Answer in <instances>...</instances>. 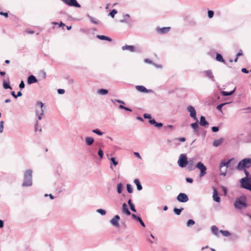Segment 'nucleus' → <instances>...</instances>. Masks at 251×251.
<instances>
[{
  "label": "nucleus",
  "instance_id": "c9c22d12",
  "mask_svg": "<svg viewBox=\"0 0 251 251\" xmlns=\"http://www.w3.org/2000/svg\"><path fill=\"white\" fill-rule=\"evenodd\" d=\"M3 87L5 89H12V87L10 86L9 83L5 81H3Z\"/></svg>",
  "mask_w": 251,
  "mask_h": 251
},
{
  "label": "nucleus",
  "instance_id": "393cba45",
  "mask_svg": "<svg viewBox=\"0 0 251 251\" xmlns=\"http://www.w3.org/2000/svg\"><path fill=\"white\" fill-rule=\"evenodd\" d=\"M94 142L93 138L90 137H86L85 138V143L87 146H91Z\"/></svg>",
  "mask_w": 251,
  "mask_h": 251
},
{
  "label": "nucleus",
  "instance_id": "4be33fe9",
  "mask_svg": "<svg viewBox=\"0 0 251 251\" xmlns=\"http://www.w3.org/2000/svg\"><path fill=\"white\" fill-rule=\"evenodd\" d=\"M208 123L206 121L205 117L203 116H201L200 117V125L201 126H205L208 125Z\"/></svg>",
  "mask_w": 251,
  "mask_h": 251
},
{
  "label": "nucleus",
  "instance_id": "3c124183",
  "mask_svg": "<svg viewBox=\"0 0 251 251\" xmlns=\"http://www.w3.org/2000/svg\"><path fill=\"white\" fill-rule=\"evenodd\" d=\"M214 12L212 10L208 11V16L209 18H211L213 17Z\"/></svg>",
  "mask_w": 251,
  "mask_h": 251
},
{
  "label": "nucleus",
  "instance_id": "f8f14e48",
  "mask_svg": "<svg viewBox=\"0 0 251 251\" xmlns=\"http://www.w3.org/2000/svg\"><path fill=\"white\" fill-rule=\"evenodd\" d=\"M111 101L113 103H115V102H117L118 103H120L121 104L119 106V108L120 109H125L126 111H129V112L132 111V110L131 109L123 106V104L124 105L125 104V102L124 101H122V100H111Z\"/></svg>",
  "mask_w": 251,
  "mask_h": 251
},
{
  "label": "nucleus",
  "instance_id": "a878e982",
  "mask_svg": "<svg viewBox=\"0 0 251 251\" xmlns=\"http://www.w3.org/2000/svg\"><path fill=\"white\" fill-rule=\"evenodd\" d=\"M96 37H97V38H98V39H99L100 40H107V41H108L109 42L112 41V39L111 38H110V37H109L108 36H104V35H97Z\"/></svg>",
  "mask_w": 251,
  "mask_h": 251
},
{
  "label": "nucleus",
  "instance_id": "338daca9",
  "mask_svg": "<svg viewBox=\"0 0 251 251\" xmlns=\"http://www.w3.org/2000/svg\"><path fill=\"white\" fill-rule=\"evenodd\" d=\"M144 61H145L146 63H149V64H153V63L152 62V61H151V60H150V59H148V58L145 59L144 60Z\"/></svg>",
  "mask_w": 251,
  "mask_h": 251
},
{
  "label": "nucleus",
  "instance_id": "cd10ccee",
  "mask_svg": "<svg viewBox=\"0 0 251 251\" xmlns=\"http://www.w3.org/2000/svg\"><path fill=\"white\" fill-rule=\"evenodd\" d=\"M134 183L135 184V185L137 186V189L138 191H140L142 189V186L141 184V183L139 179H135L134 180Z\"/></svg>",
  "mask_w": 251,
  "mask_h": 251
},
{
  "label": "nucleus",
  "instance_id": "72a5a7b5",
  "mask_svg": "<svg viewBox=\"0 0 251 251\" xmlns=\"http://www.w3.org/2000/svg\"><path fill=\"white\" fill-rule=\"evenodd\" d=\"M130 17L128 14H126L124 16V19L120 20V22L121 23H127V19Z\"/></svg>",
  "mask_w": 251,
  "mask_h": 251
},
{
  "label": "nucleus",
  "instance_id": "774afa93",
  "mask_svg": "<svg viewBox=\"0 0 251 251\" xmlns=\"http://www.w3.org/2000/svg\"><path fill=\"white\" fill-rule=\"evenodd\" d=\"M186 181L187 182H188V183H192V182H193V179H192V178H191L187 177V178H186Z\"/></svg>",
  "mask_w": 251,
  "mask_h": 251
},
{
  "label": "nucleus",
  "instance_id": "6ab92c4d",
  "mask_svg": "<svg viewBox=\"0 0 251 251\" xmlns=\"http://www.w3.org/2000/svg\"><path fill=\"white\" fill-rule=\"evenodd\" d=\"M170 29V27H164L162 28H157V31L160 34H164L168 32Z\"/></svg>",
  "mask_w": 251,
  "mask_h": 251
},
{
  "label": "nucleus",
  "instance_id": "dca6fc26",
  "mask_svg": "<svg viewBox=\"0 0 251 251\" xmlns=\"http://www.w3.org/2000/svg\"><path fill=\"white\" fill-rule=\"evenodd\" d=\"M122 210V212L123 213H124L127 215H131V213L129 211L128 208L127 207V205L126 203H124L123 204Z\"/></svg>",
  "mask_w": 251,
  "mask_h": 251
},
{
  "label": "nucleus",
  "instance_id": "e2e57ef3",
  "mask_svg": "<svg viewBox=\"0 0 251 251\" xmlns=\"http://www.w3.org/2000/svg\"><path fill=\"white\" fill-rule=\"evenodd\" d=\"M0 15L4 16L6 18H7L8 16V14L7 12H0Z\"/></svg>",
  "mask_w": 251,
  "mask_h": 251
},
{
  "label": "nucleus",
  "instance_id": "69168bd1",
  "mask_svg": "<svg viewBox=\"0 0 251 251\" xmlns=\"http://www.w3.org/2000/svg\"><path fill=\"white\" fill-rule=\"evenodd\" d=\"M131 210L133 212H135L136 211L134 204L129 206Z\"/></svg>",
  "mask_w": 251,
  "mask_h": 251
},
{
  "label": "nucleus",
  "instance_id": "20e7f679",
  "mask_svg": "<svg viewBox=\"0 0 251 251\" xmlns=\"http://www.w3.org/2000/svg\"><path fill=\"white\" fill-rule=\"evenodd\" d=\"M231 159L228 160L227 161H222L219 165L220 175L225 176L227 173V169L228 167L229 164L231 161Z\"/></svg>",
  "mask_w": 251,
  "mask_h": 251
},
{
  "label": "nucleus",
  "instance_id": "e433bc0d",
  "mask_svg": "<svg viewBox=\"0 0 251 251\" xmlns=\"http://www.w3.org/2000/svg\"><path fill=\"white\" fill-rule=\"evenodd\" d=\"M219 232L221 233L223 236L226 237H228L230 236L231 234L229 232L226 230H220Z\"/></svg>",
  "mask_w": 251,
  "mask_h": 251
},
{
  "label": "nucleus",
  "instance_id": "1a4fd4ad",
  "mask_svg": "<svg viewBox=\"0 0 251 251\" xmlns=\"http://www.w3.org/2000/svg\"><path fill=\"white\" fill-rule=\"evenodd\" d=\"M187 111L190 113V116L195 121H198V119L196 117V112L194 107L191 105L188 106L187 108Z\"/></svg>",
  "mask_w": 251,
  "mask_h": 251
},
{
  "label": "nucleus",
  "instance_id": "5fc2aeb1",
  "mask_svg": "<svg viewBox=\"0 0 251 251\" xmlns=\"http://www.w3.org/2000/svg\"><path fill=\"white\" fill-rule=\"evenodd\" d=\"M244 172L245 173V174L246 175V176L245 177H247V178H251V177H249V172L246 170V169H243Z\"/></svg>",
  "mask_w": 251,
  "mask_h": 251
},
{
  "label": "nucleus",
  "instance_id": "ddd939ff",
  "mask_svg": "<svg viewBox=\"0 0 251 251\" xmlns=\"http://www.w3.org/2000/svg\"><path fill=\"white\" fill-rule=\"evenodd\" d=\"M120 216L118 215H115L111 220L110 223L116 227H119L120 225L119 221L120 220Z\"/></svg>",
  "mask_w": 251,
  "mask_h": 251
},
{
  "label": "nucleus",
  "instance_id": "c756f323",
  "mask_svg": "<svg viewBox=\"0 0 251 251\" xmlns=\"http://www.w3.org/2000/svg\"><path fill=\"white\" fill-rule=\"evenodd\" d=\"M235 89H234L233 90H232V91H230V92H226V91H222V92H221V95H222V96H230V95H232L234 93V91H235Z\"/></svg>",
  "mask_w": 251,
  "mask_h": 251
},
{
  "label": "nucleus",
  "instance_id": "de8ad7c7",
  "mask_svg": "<svg viewBox=\"0 0 251 251\" xmlns=\"http://www.w3.org/2000/svg\"><path fill=\"white\" fill-rule=\"evenodd\" d=\"M117 13V11L116 9L112 10L109 13V15L112 17L114 18L115 14Z\"/></svg>",
  "mask_w": 251,
  "mask_h": 251
},
{
  "label": "nucleus",
  "instance_id": "680f3d73",
  "mask_svg": "<svg viewBox=\"0 0 251 251\" xmlns=\"http://www.w3.org/2000/svg\"><path fill=\"white\" fill-rule=\"evenodd\" d=\"M57 92L59 94H63L65 93V90L62 89H59L57 90Z\"/></svg>",
  "mask_w": 251,
  "mask_h": 251
},
{
  "label": "nucleus",
  "instance_id": "6e6552de",
  "mask_svg": "<svg viewBox=\"0 0 251 251\" xmlns=\"http://www.w3.org/2000/svg\"><path fill=\"white\" fill-rule=\"evenodd\" d=\"M196 168L200 170L201 172L200 174V176L202 177L205 175L206 173V167L201 162H199L196 166Z\"/></svg>",
  "mask_w": 251,
  "mask_h": 251
},
{
  "label": "nucleus",
  "instance_id": "f704fd0d",
  "mask_svg": "<svg viewBox=\"0 0 251 251\" xmlns=\"http://www.w3.org/2000/svg\"><path fill=\"white\" fill-rule=\"evenodd\" d=\"M98 93L100 95H104L108 93V91L106 89H100L98 90Z\"/></svg>",
  "mask_w": 251,
  "mask_h": 251
},
{
  "label": "nucleus",
  "instance_id": "2eb2a0df",
  "mask_svg": "<svg viewBox=\"0 0 251 251\" xmlns=\"http://www.w3.org/2000/svg\"><path fill=\"white\" fill-rule=\"evenodd\" d=\"M135 88L137 90L143 93H149L151 91V90H148L144 86L142 85H136Z\"/></svg>",
  "mask_w": 251,
  "mask_h": 251
},
{
  "label": "nucleus",
  "instance_id": "0e129e2a",
  "mask_svg": "<svg viewBox=\"0 0 251 251\" xmlns=\"http://www.w3.org/2000/svg\"><path fill=\"white\" fill-rule=\"evenodd\" d=\"M154 126L157 127H161L163 126V124L161 123H158L156 122V124H155Z\"/></svg>",
  "mask_w": 251,
  "mask_h": 251
},
{
  "label": "nucleus",
  "instance_id": "603ef678",
  "mask_svg": "<svg viewBox=\"0 0 251 251\" xmlns=\"http://www.w3.org/2000/svg\"><path fill=\"white\" fill-rule=\"evenodd\" d=\"M3 121H1L0 122V133L3 132Z\"/></svg>",
  "mask_w": 251,
  "mask_h": 251
},
{
  "label": "nucleus",
  "instance_id": "a18cd8bd",
  "mask_svg": "<svg viewBox=\"0 0 251 251\" xmlns=\"http://www.w3.org/2000/svg\"><path fill=\"white\" fill-rule=\"evenodd\" d=\"M92 132L100 136L103 134V132H101L99 129H93Z\"/></svg>",
  "mask_w": 251,
  "mask_h": 251
},
{
  "label": "nucleus",
  "instance_id": "2f4dec72",
  "mask_svg": "<svg viewBox=\"0 0 251 251\" xmlns=\"http://www.w3.org/2000/svg\"><path fill=\"white\" fill-rule=\"evenodd\" d=\"M123 189V185L121 183H118L117 186V191L118 194H121Z\"/></svg>",
  "mask_w": 251,
  "mask_h": 251
},
{
  "label": "nucleus",
  "instance_id": "5701e85b",
  "mask_svg": "<svg viewBox=\"0 0 251 251\" xmlns=\"http://www.w3.org/2000/svg\"><path fill=\"white\" fill-rule=\"evenodd\" d=\"M224 139L223 138H221L218 140H215L213 143V145L215 147H218L221 145Z\"/></svg>",
  "mask_w": 251,
  "mask_h": 251
},
{
  "label": "nucleus",
  "instance_id": "052dcab7",
  "mask_svg": "<svg viewBox=\"0 0 251 251\" xmlns=\"http://www.w3.org/2000/svg\"><path fill=\"white\" fill-rule=\"evenodd\" d=\"M149 123L151 124V125H153L155 126V124H156V122L155 121L154 119H151L149 121Z\"/></svg>",
  "mask_w": 251,
  "mask_h": 251
},
{
  "label": "nucleus",
  "instance_id": "9d476101",
  "mask_svg": "<svg viewBox=\"0 0 251 251\" xmlns=\"http://www.w3.org/2000/svg\"><path fill=\"white\" fill-rule=\"evenodd\" d=\"M176 200L181 202H186L188 201L189 198L186 194L181 193L177 196Z\"/></svg>",
  "mask_w": 251,
  "mask_h": 251
},
{
  "label": "nucleus",
  "instance_id": "f3484780",
  "mask_svg": "<svg viewBox=\"0 0 251 251\" xmlns=\"http://www.w3.org/2000/svg\"><path fill=\"white\" fill-rule=\"evenodd\" d=\"M187 168L189 171H191L196 168L194 166V162L192 159H190L188 161Z\"/></svg>",
  "mask_w": 251,
  "mask_h": 251
},
{
  "label": "nucleus",
  "instance_id": "8fccbe9b",
  "mask_svg": "<svg viewBox=\"0 0 251 251\" xmlns=\"http://www.w3.org/2000/svg\"><path fill=\"white\" fill-rule=\"evenodd\" d=\"M98 155L100 158H102L103 156V151L102 150L99 149L98 151Z\"/></svg>",
  "mask_w": 251,
  "mask_h": 251
},
{
  "label": "nucleus",
  "instance_id": "9b49d317",
  "mask_svg": "<svg viewBox=\"0 0 251 251\" xmlns=\"http://www.w3.org/2000/svg\"><path fill=\"white\" fill-rule=\"evenodd\" d=\"M201 74L205 77H208L211 80L214 81V76L211 70H208L201 72Z\"/></svg>",
  "mask_w": 251,
  "mask_h": 251
},
{
  "label": "nucleus",
  "instance_id": "423d86ee",
  "mask_svg": "<svg viewBox=\"0 0 251 251\" xmlns=\"http://www.w3.org/2000/svg\"><path fill=\"white\" fill-rule=\"evenodd\" d=\"M188 161L186 155L182 153L179 155L177 164L180 167L184 168L187 166Z\"/></svg>",
  "mask_w": 251,
  "mask_h": 251
},
{
  "label": "nucleus",
  "instance_id": "f257e3e1",
  "mask_svg": "<svg viewBox=\"0 0 251 251\" xmlns=\"http://www.w3.org/2000/svg\"><path fill=\"white\" fill-rule=\"evenodd\" d=\"M234 207L238 210H242L248 206L247 198L245 195L242 196L236 199L234 202Z\"/></svg>",
  "mask_w": 251,
  "mask_h": 251
},
{
  "label": "nucleus",
  "instance_id": "864d4df0",
  "mask_svg": "<svg viewBox=\"0 0 251 251\" xmlns=\"http://www.w3.org/2000/svg\"><path fill=\"white\" fill-rule=\"evenodd\" d=\"M37 130H39V131H41L42 129L41 127L38 128V122H36V123L35 125V131H37Z\"/></svg>",
  "mask_w": 251,
  "mask_h": 251
},
{
  "label": "nucleus",
  "instance_id": "4d7b16f0",
  "mask_svg": "<svg viewBox=\"0 0 251 251\" xmlns=\"http://www.w3.org/2000/svg\"><path fill=\"white\" fill-rule=\"evenodd\" d=\"M25 86V83H24V82L22 80L21 81V82H20V84H19V88H20V89H23V88H24Z\"/></svg>",
  "mask_w": 251,
  "mask_h": 251
},
{
  "label": "nucleus",
  "instance_id": "09e8293b",
  "mask_svg": "<svg viewBox=\"0 0 251 251\" xmlns=\"http://www.w3.org/2000/svg\"><path fill=\"white\" fill-rule=\"evenodd\" d=\"M40 74L42 76L43 78H46V73L45 71L44 70H41L40 72Z\"/></svg>",
  "mask_w": 251,
  "mask_h": 251
},
{
  "label": "nucleus",
  "instance_id": "13d9d810",
  "mask_svg": "<svg viewBox=\"0 0 251 251\" xmlns=\"http://www.w3.org/2000/svg\"><path fill=\"white\" fill-rule=\"evenodd\" d=\"M143 116H144V117L145 119H149V120H151V115L148 114H146H146H144L143 115Z\"/></svg>",
  "mask_w": 251,
  "mask_h": 251
},
{
  "label": "nucleus",
  "instance_id": "bf43d9fd",
  "mask_svg": "<svg viewBox=\"0 0 251 251\" xmlns=\"http://www.w3.org/2000/svg\"><path fill=\"white\" fill-rule=\"evenodd\" d=\"M176 140H177L180 142H184L185 141L186 139L184 137H180V138H176Z\"/></svg>",
  "mask_w": 251,
  "mask_h": 251
},
{
  "label": "nucleus",
  "instance_id": "bb28decb",
  "mask_svg": "<svg viewBox=\"0 0 251 251\" xmlns=\"http://www.w3.org/2000/svg\"><path fill=\"white\" fill-rule=\"evenodd\" d=\"M213 198L216 202H220V198L218 196V193L215 189H214Z\"/></svg>",
  "mask_w": 251,
  "mask_h": 251
},
{
  "label": "nucleus",
  "instance_id": "39448f33",
  "mask_svg": "<svg viewBox=\"0 0 251 251\" xmlns=\"http://www.w3.org/2000/svg\"><path fill=\"white\" fill-rule=\"evenodd\" d=\"M240 182L243 188L251 191V178L243 177L240 179Z\"/></svg>",
  "mask_w": 251,
  "mask_h": 251
},
{
  "label": "nucleus",
  "instance_id": "6e6d98bb",
  "mask_svg": "<svg viewBox=\"0 0 251 251\" xmlns=\"http://www.w3.org/2000/svg\"><path fill=\"white\" fill-rule=\"evenodd\" d=\"M211 130L214 132H216L219 131V128L218 126H212L211 127Z\"/></svg>",
  "mask_w": 251,
  "mask_h": 251
},
{
  "label": "nucleus",
  "instance_id": "7ed1b4c3",
  "mask_svg": "<svg viewBox=\"0 0 251 251\" xmlns=\"http://www.w3.org/2000/svg\"><path fill=\"white\" fill-rule=\"evenodd\" d=\"M251 166V158H245L238 163L236 168L238 170L241 171L246 168H249Z\"/></svg>",
  "mask_w": 251,
  "mask_h": 251
},
{
  "label": "nucleus",
  "instance_id": "7c9ffc66",
  "mask_svg": "<svg viewBox=\"0 0 251 251\" xmlns=\"http://www.w3.org/2000/svg\"><path fill=\"white\" fill-rule=\"evenodd\" d=\"M211 231L215 235H217L218 234V227L215 226H212L211 227Z\"/></svg>",
  "mask_w": 251,
  "mask_h": 251
},
{
  "label": "nucleus",
  "instance_id": "4c0bfd02",
  "mask_svg": "<svg viewBox=\"0 0 251 251\" xmlns=\"http://www.w3.org/2000/svg\"><path fill=\"white\" fill-rule=\"evenodd\" d=\"M183 210V208H175L174 209V212H175V213L177 215H179L180 214L181 211Z\"/></svg>",
  "mask_w": 251,
  "mask_h": 251
},
{
  "label": "nucleus",
  "instance_id": "c03bdc74",
  "mask_svg": "<svg viewBox=\"0 0 251 251\" xmlns=\"http://www.w3.org/2000/svg\"><path fill=\"white\" fill-rule=\"evenodd\" d=\"M228 102H225V103H221L219 105H218L217 106V109L220 111H222V107L226 104H228Z\"/></svg>",
  "mask_w": 251,
  "mask_h": 251
},
{
  "label": "nucleus",
  "instance_id": "37998d69",
  "mask_svg": "<svg viewBox=\"0 0 251 251\" xmlns=\"http://www.w3.org/2000/svg\"><path fill=\"white\" fill-rule=\"evenodd\" d=\"M195 224V221L192 219L189 220L187 222V226H193Z\"/></svg>",
  "mask_w": 251,
  "mask_h": 251
},
{
  "label": "nucleus",
  "instance_id": "49530a36",
  "mask_svg": "<svg viewBox=\"0 0 251 251\" xmlns=\"http://www.w3.org/2000/svg\"><path fill=\"white\" fill-rule=\"evenodd\" d=\"M97 212L101 215H104L106 214L105 210L102 209H98L97 210Z\"/></svg>",
  "mask_w": 251,
  "mask_h": 251
},
{
  "label": "nucleus",
  "instance_id": "a19ab883",
  "mask_svg": "<svg viewBox=\"0 0 251 251\" xmlns=\"http://www.w3.org/2000/svg\"><path fill=\"white\" fill-rule=\"evenodd\" d=\"M241 110L244 111V113H249L251 112V108L250 107H248L247 108H243Z\"/></svg>",
  "mask_w": 251,
  "mask_h": 251
},
{
  "label": "nucleus",
  "instance_id": "f03ea898",
  "mask_svg": "<svg viewBox=\"0 0 251 251\" xmlns=\"http://www.w3.org/2000/svg\"><path fill=\"white\" fill-rule=\"evenodd\" d=\"M32 171L30 169L25 171L24 180L22 183L23 187H29L32 185Z\"/></svg>",
  "mask_w": 251,
  "mask_h": 251
},
{
  "label": "nucleus",
  "instance_id": "c85d7f7f",
  "mask_svg": "<svg viewBox=\"0 0 251 251\" xmlns=\"http://www.w3.org/2000/svg\"><path fill=\"white\" fill-rule=\"evenodd\" d=\"M216 59L218 61L223 62L224 63H225V61L221 54L217 53L216 56Z\"/></svg>",
  "mask_w": 251,
  "mask_h": 251
},
{
  "label": "nucleus",
  "instance_id": "a211bd4d",
  "mask_svg": "<svg viewBox=\"0 0 251 251\" xmlns=\"http://www.w3.org/2000/svg\"><path fill=\"white\" fill-rule=\"evenodd\" d=\"M123 50H128L130 52H134L135 51V47L131 45H125L122 48Z\"/></svg>",
  "mask_w": 251,
  "mask_h": 251
},
{
  "label": "nucleus",
  "instance_id": "79ce46f5",
  "mask_svg": "<svg viewBox=\"0 0 251 251\" xmlns=\"http://www.w3.org/2000/svg\"><path fill=\"white\" fill-rule=\"evenodd\" d=\"M110 161L112 164L115 166L117 165L118 164V162L116 160L115 157H111L110 159Z\"/></svg>",
  "mask_w": 251,
  "mask_h": 251
},
{
  "label": "nucleus",
  "instance_id": "ea45409f",
  "mask_svg": "<svg viewBox=\"0 0 251 251\" xmlns=\"http://www.w3.org/2000/svg\"><path fill=\"white\" fill-rule=\"evenodd\" d=\"M243 55V52H242V50H239V52L236 54V57H235V58L234 59V61L235 62H237L239 56H241V55Z\"/></svg>",
  "mask_w": 251,
  "mask_h": 251
},
{
  "label": "nucleus",
  "instance_id": "473e14b6",
  "mask_svg": "<svg viewBox=\"0 0 251 251\" xmlns=\"http://www.w3.org/2000/svg\"><path fill=\"white\" fill-rule=\"evenodd\" d=\"M90 21L94 24L97 25L99 24V21L95 18L93 17L90 15L87 16Z\"/></svg>",
  "mask_w": 251,
  "mask_h": 251
},
{
  "label": "nucleus",
  "instance_id": "aec40b11",
  "mask_svg": "<svg viewBox=\"0 0 251 251\" xmlns=\"http://www.w3.org/2000/svg\"><path fill=\"white\" fill-rule=\"evenodd\" d=\"M132 217L134 220L138 221L143 227L146 226L145 223L143 222V221H142V220L141 219V218L140 217L136 215L135 214H132Z\"/></svg>",
  "mask_w": 251,
  "mask_h": 251
},
{
  "label": "nucleus",
  "instance_id": "412c9836",
  "mask_svg": "<svg viewBox=\"0 0 251 251\" xmlns=\"http://www.w3.org/2000/svg\"><path fill=\"white\" fill-rule=\"evenodd\" d=\"M37 81V78L33 75H30L27 78V82L29 84L36 83Z\"/></svg>",
  "mask_w": 251,
  "mask_h": 251
},
{
  "label": "nucleus",
  "instance_id": "58836bf2",
  "mask_svg": "<svg viewBox=\"0 0 251 251\" xmlns=\"http://www.w3.org/2000/svg\"><path fill=\"white\" fill-rule=\"evenodd\" d=\"M126 189L129 193H132L133 192V188L130 184H126Z\"/></svg>",
  "mask_w": 251,
  "mask_h": 251
},
{
  "label": "nucleus",
  "instance_id": "4468645a",
  "mask_svg": "<svg viewBox=\"0 0 251 251\" xmlns=\"http://www.w3.org/2000/svg\"><path fill=\"white\" fill-rule=\"evenodd\" d=\"M44 105V104L41 101H38L36 103V106H39L41 108L40 111L39 112V113H38L37 111L36 112V114L37 115L39 114V115L38 116V119L39 120H41L42 116L44 114V110L43 109V107Z\"/></svg>",
  "mask_w": 251,
  "mask_h": 251
},
{
  "label": "nucleus",
  "instance_id": "b1692460",
  "mask_svg": "<svg viewBox=\"0 0 251 251\" xmlns=\"http://www.w3.org/2000/svg\"><path fill=\"white\" fill-rule=\"evenodd\" d=\"M190 126L194 129V132L195 133H197L198 132V128H199L198 122L196 121L195 123L191 124Z\"/></svg>",
  "mask_w": 251,
  "mask_h": 251
},
{
  "label": "nucleus",
  "instance_id": "0eeeda50",
  "mask_svg": "<svg viewBox=\"0 0 251 251\" xmlns=\"http://www.w3.org/2000/svg\"><path fill=\"white\" fill-rule=\"evenodd\" d=\"M65 4L69 6L80 8V5L77 2L76 0H61Z\"/></svg>",
  "mask_w": 251,
  "mask_h": 251
}]
</instances>
